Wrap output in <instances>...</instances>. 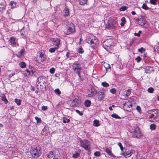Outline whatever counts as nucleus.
Returning <instances> with one entry per match:
<instances>
[{
	"label": "nucleus",
	"instance_id": "nucleus-1",
	"mask_svg": "<svg viewBox=\"0 0 159 159\" xmlns=\"http://www.w3.org/2000/svg\"><path fill=\"white\" fill-rule=\"evenodd\" d=\"M118 25L117 21L111 18H109L106 28L108 29H115Z\"/></svg>",
	"mask_w": 159,
	"mask_h": 159
},
{
	"label": "nucleus",
	"instance_id": "nucleus-2",
	"mask_svg": "<svg viewBox=\"0 0 159 159\" xmlns=\"http://www.w3.org/2000/svg\"><path fill=\"white\" fill-rule=\"evenodd\" d=\"M70 105L72 107H76L79 106L81 103V98L78 96H74L70 101Z\"/></svg>",
	"mask_w": 159,
	"mask_h": 159
},
{
	"label": "nucleus",
	"instance_id": "nucleus-3",
	"mask_svg": "<svg viewBox=\"0 0 159 159\" xmlns=\"http://www.w3.org/2000/svg\"><path fill=\"white\" fill-rule=\"evenodd\" d=\"M123 107L124 109L127 111H129L132 108L133 100L130 98L127 99L123 102Z\"/></svg>",
	"mask_w": 159,
	"mask_h": 159
},
{
	"label": "nucleus",
	"instance_id": "nucleus-4",
	"mask_svg": "<svg viewBox=\"0 0 159 159\" xmlns=\"http://www.w3.org/2000/svg\"><path fill=\"white\" fill-rule=\"evenodd\" d=\"M72 68L74 71L75 73H77L79 77L80 78L81 73L82 71L80 65L79 63L77 62H74L72 65Z\"/></svg>",
	"mask_w": 159,
	"mask_h": 159
},
{
	"label": "nucleus",
	"instance_id": "nucleus-5",
	"mask_svg": "<svg viewBox=\"0 0 159 159\" xmlns=\"http://www.w3.org/2000/svg\"><path fill=\"white\" fill-rule=\"evenodd\" d=\"M30 153L32 157L35 158L39 157L41 153L40 149L36 147H34L31 149Z\"/></svg>",
	"mask_w": 159,
	"mask_h": 159
},
{
	"label": "nucleus",
	"instance_id": "nucleus-6",
	"mask_svg": "<svg viewBox=\"0 0 159 159\" xmlns=\"http://www.w3.org/2000/svg\"><path fill=\"white\" fill-rule=\"evenodd\" d=\"M87 42L89 43L91 46L94 48L98 43V39L96 37L92 36L91 37L88 38L87 39Z\"/></svg>",
	"mask_w": 159,
	"mask_h": 159
},
{
	"label": "nucleus",
	"instance_id": "nucleus-7",
	"mask_svg": "<svg viewBox=\"0 0 159 159\" xmlns=\"http://www.w3.org/2000/svg\"><path fill=\"white\" fill-rule=\"evenodd\" d=\"M36 71V69L31 66H30L28 69H26L24 73L25 76L26 77L32 76Z\"/></svg>",
	"mask_w": 159,
	"mask_h": 159
},
{
	"label": "nucleus",
	"instance_id": "nucleus-8",
	"mask_svg": "<svg viewBox=\"0 0 159 159\" xmlns=\"http://www.w3.org/2000/svg\"><path fill=\"white\" fill-rule=\"evenodd\" d=\"M96 94V99L98 101H102L105 97L106 91L104 89H102L99 91L97 92Z\"/></svg>",
	"mask_w": 159,
	"mask_h": 159
},
{
	"label": "nucleus",
	"instance_id": "nucleus-9",
	"mask_svg": "<svg viewBox=\"0 0 159 159\" xmlns=\"http://www.w3.org/2000/svg\"><path fill=\"white\" fill-rule=\"evenodd\" d=\"M80 146L86 150L89 151L90 149V143L87 140H81L80 141Z\"/></svg>",
	"mask_w": 159,
	"mask_h": 159
},
{
	"label": "nucleus",
	"instance_id": "nucleus-10",
	"mask_svg": "<svg viewBox=\"0 0 159 159\" xmlns=\"http://www.w3.org/2000/svg\"><path fill=\"white\" fill-rule=\"evenodd\" d=\"M97 92L94 88L90 85L87 89V95L86 96L90 97H93L96 94Z\"/></svg>",
	"mask_w": 159,
	"mask_h": 159
},
{
	"label": "nucleus",
	"instance_id": "nucleus-11",
	"mask_svg": "<svg viewBox=\"0 0 159 159\" xmlns=\"http://www.w3.org/2000/svg\"><path fill=\"white\" fill-rule=\"evenodd\" d=\"M112 41L111 39H107L103 42L102 44L103 47L107 51L111 49Z\"/></svg>",
	"mask_w": 159,
	"mask_h": 159
},
{
	"label": "nucleus",
	"instance_id": "nucleus-12",
	"mask_svg": "<svg viewBox=\"0 0 159 159\" xmlns=\"http://www.w3.org/2000/svg\"><path fill=\"white\" fill-rule=\"evenodd\" d=\"M50 40L52 43L50 44L52 47L55 46L57 48H59V45L60 44V40L58 38H51Z\"/></svg>",
	"mask_w": 159,
	"mask_h": 159
},
{
	"label": "nucleus",
	"instance_id": "nucleus-13",
	"mask_svg": "<svg viewBox=\"0 0 159 159\" xmlns=\"http://www.w3.org/2000/svg\"><path fill=\"white\" fill-rule=\"evenodd\" d=\"M137 23L141 26L147 28L148 25L147 24V21L143 17H141L137 20Z\"/></svg>",
	"mask_w": 159,
	"mask_h": 159
},
{
	"label": "nucleus",
	"instance_id": "nucleus-14",
	"mask_svg": "<svg viewBox=\"0 0 159 159\" xmlns=\"http://www.w3.org/2000/svg\"><path fill=\"white\" fill-rule=\"evenodd\" d=\"M157 117V110L154 109L151 113H150L149 116V120L150 121H153Z\"/></svg>",
	"mask_w": 159,
	"mask_h": 159
},
{
	"label": "nucleus",
	"instance_id": "nucleus-15",
	"mask_svg": "<svg viewBox=\"0 0 159 159\" xmlns=\"http://www.w3.org/2000/svg\"><path fill=\"white\" fill-rule=\"evenodd\" d=\"M46 81L47 80L45 77L41 76L39 77L38 79L37 83H38V84L40 86L45 87V84Z\"/></svg>",
	"mask_w": 159,
	"mask_h": 159
},
{
	"label": "nucleus",
	"instance_id": "nucleus-16",
	"mask_svg": "<svg viewBox=\"0 0 159 159\" xmlns=\"http://www.w3.org/2000/svg\"><path fill=\"white\" fill-rule=\"evenodd\" d=\"M70 26L68 27L66 31L65 32L66 34L67 35L70 34L75 32V29L74 25L72 23L70 24Z\"/></svg>",
	"mask_w": 159,
	"mask_h": 159
},
{
	"label": "nucleus",
	"instance_id": "nucleus-17",
	"mask_svg": "<svg viewBox=\"0 0 159 159\" xmlns=\"http://www.w3.org/2000/svg\"><path fill=\"white\" fill-rule=\"evenodd\" d=\"M135 153V151L133 149H130L127 151H126L123 153V155L126 158L129 157L132 154Z\"/></svg>",
	"mask_w": 159,
	"mask_h": 159
},
{
	"label": "nucleus",
	"instance_id": "nucleus-18",
	"mask_svg": "<svg viewBox=\"0 0 159 159\" xmlns=\"http://www.w3.org/2000/svg\"><path fill=\"white\" fill-rule=\"evenodd\" d=\"M6 6V3L5 0H0V12L5 11Z\"/></svg>",
	"mask_w": 159,
	"mask_h": 159
},
{
	"label": "nucleus",
	"instance_id": "nucleus-19",
	"mask_svg": "<svg viewBox=\"0 0 159 159\" xmlns=\"http://www.w3.org/2000/svg\"><path fill=\"white\" fill-rule=\"evenodd\" d=\"M144 69L146 73H150L154 71L153 67L152 66H147L145 67Z\"/></svg>",
	"mask_w": 159,
	"mask_h": 159
},
{
	"label": "nucleus",
	"instance_id": "nucleus-20",
	"mask_svg": "<svg viewBox=\"0 0 159 159\" xmlns=\"http://www.w3.org/2000/svg\"><path fill=\"white\" fill-rule=\"evenodd\" d=\"M25 54V51L24 49H22L20 52L16 54L17 57L19 58H21L24 56Z\"/></svg>",
	"mask_w": 159,
	"mask_h": 159
},
{
	"label": "nucleus",
	"instance_id": "nucleus-21",
	"mask_svg": "<svg viewBox=\"0 0 159 159\" xmlns=\"http://www.w3.org/2000/svg\"><path fill=\"white\" fill-rule=\"evenodd\" d=\"M105 151L110 156L113 157H115V156L112 153L110 149L108 148H106Z\"/></svg>",
	"mask_w": 159,
	"mask_h": 159
},
{
	"label": "nucleus",
	"instance_id": "nucleus-22",
	"mask_svg": "<svg viewBox=\"0 0 159 159\" xmlns=\"http://www.w3.org/2000/svg\"><path fill=\"white\" fill-rule=\"evenodd\" d=\"M137 131H138L137 132L134 134V135L137 138L140 137L141 135V134L140 129L137 127Z\"/></svg>",
	"mask_w": 159,
	"mask_h": 159
},
{
	"label": "nucleus",
	"instance_id": "nucleus-23",
	"mask_svg": "<svg viewBox=\"0 0 159 159\" xmlns=\"http://www.w3.org/2000/svg\"><path fill=\"white\" fill-rule=\"evenodd\" d=\"M39 57L40 58V60L42 62L44 61L46 59L45 56L41 52L40 53Z\"/></svg>",
	"mask_w": 159,
	"mask_h": 159
},
{
	"label": "nucleus",
	"instance_id": "nucleus-24",
	"mask_svg": "<svg viewBox=\"0 0 159 159\" xmlns=\"http://www.w3.org/2000/svg\"><path fill=\"white\" fill-rule=\"evenodd\" d=\"M84 105L87 107H89L90 106L91 104V102L89 100H86L84 102Z\"/></svg>",
	"mask_w": 159,
	"mask_h": 159
},
{
	"label": "nucleus",
	"instance_id": "nucleus-25",
	"mask_svg": "<svg viewBox=\"0 0 159 159\" xmlns=\"http://www.w3.org/2000/svg\"><path fill=\"white\" fill-rule=\"evenodd\" d=\"M93 125L96 127H98L100 126L99 121L97 120H95L93 121Z\"/></svg>",
	"mask_w": 159,
	"mask_h": 159
},
{
	"label": "nucleus",
	"instance_id": "nucleus-26",
	"mask_svg": "<svg viewBox=\"0 0 159 159\" xmlns=\"http://www.w3.org/2000/svg\"><path fill=\"white\" fill-rule=\"evenodd\" d=\"M121 23L120 25L121 26H123L125 23L126 20L125 17H122L121 19Z\"/></svg>",
	"mask_w": 159,
	"mask_h": 159
},
{
	"label": "nucleus",
	"instance_id": "nucleus-27",
	"mask_svg": "<svg viewBox=\"0 0 159 159\" xmlns=\"http://www.w3.org/2000/svg\"><path fill=\"white\" fill-rule=\"evenodd\" d=\"M64 16H68L69 14V9L67 7H66L64 11Z\"/></svg>",
	"mask_w": 159,
	"mask_h": 159
},
{
	"label": "nucleus",
	"instance_id": "nucleus-28",
	"mask_svg": "<svg viewBox=\"0 0 159 159\" xmlns=\"http://www.w3.org/2000/svg\"><path fill=\"white\" fill-rule=\"evenodd\" d=\"M11 44L14 45L16 44V39L14 37H11L10 39Z\"/></svg>",
	"mask_w": 159,
	"mask_h": 159
},
{
	"label": "nucleus",
	"instance_id": "nucleus-29",
	"mask_svg": "<svg viewBox=\"0 0 159 159\" xmlns=\"http://www.w3.org/2000/svg\"><path fill=\"white\" fill-rule=\"evenodd\" d=\"M19 65L21 68H24L26 66V64L24 61L20 62L19 63Z\"/></svg>",
	"mask_w": 159,
	"mask_h": 159
},
{
	"label": "nucleus",
	"instance_id": "nucleus-30",
	"mask_svg": "<svg viewBox=\"0 0 159 159\" xmlns=\"http://www.w3.org/2000/svg\"><path fill=\"white\" fill-rule=\"evenodd\" d=\"M9 5L11 6L12 8H14L16 7V3L14 1H12L9 4Z\"/></svg>",
	"mask_w": 159,
	"mask_h": 159
},
{
	"label": "nucleus",
	"instance_id": "nucleus-31",
	"mask_svg": "<svg viewBox=\"0 0 159 159\" xmlns=\"http://www.w3.org/2000/svg\"><path fill=\"white\" fill-rule=\"evenodd\" d=\"M2 100L4 101L5 103L7 104L8 102V101L6 99L4 94H3L1 97Z\"/></svg>",
	"mask_w": 159,
	"mask_h": 159
},
{
	"label": "nucleus",
	"instance_id": "nucleus-32",
	"mask_svg": "<svg viewBox=\"0 0 159 159\" xmlns=\"http://www.w3.org/2000/svg\"><path fill=\"white\" fill-rule=\"evenodd\" d=\"M154 50L155 52H157L159 53V43H158L155 46Z\"/></svg>",
	"mask_w": 159,
	"mask_h": 159
},
{
	"label": "nucleus",
	"instance_id": "nucleus-33",
	"mask_svg": "<svg viewBox=\"0 0 159 159\" xmlns=\"http://www.w3.org/2000/svg\"><path fill=\"white\" fill-rule=\"evenodd\" d=\"M58 48H57L56 47H54L53 48H50L49 50V51L50 53H53L55 52V51L57 50Z\"/></svg>",
	"mask_w": 159,
	"mask_h": 159
},
{
	"label": "nucleus",
	"instance_id": "nucleus-34",
	"mask_svg": "<svg viewBox=\"0 0 159 159\" xmlns=\"http://www.w3.org/2000/svg\"><path fill=\"white\" fill-rule=\"evenodd\" d=\"M157 128V125L154 124H151L150 125V128L152 130H155Z\"/></svg>",
	"mask_w": 159,
	"mask_h": 159
},
{
	"label": "nucleus",
	"instance_id": "nucleus-35",
	"mask_svg": "<svg viewBox=\"0 0 159 159\" xmlns=\"http://www.w3.org/2000/svg\"><path fill=\"white\" fill-rule=\"evenodd\" d=\"M48 128L46 127L43 129L42 131V134L43 135H45L48 132Z\"/></svg>",
	"mask_w": 159,
	"mask_h": 159
},
{
	"label": "nucleus",
	"instance_id": "nucleus-36",
	"mask_svg": "<svg viewBox=\"0 0 159 159\" xmlns=\"http://www.w3.org/2000/svg\"><path fill=\"white\" fill-rule=\"evenodd\" d=\"M87 0H79L80 4L81 5H84L86 4Z\"/></svg>",
	"mask_w": 159,
	"mask_h": 159
},
{
	"label": "nucleus",
	"instance_id": "nucleus-37",
	"mask_svg": "<svg viewBox=\"0 0 159 159\" xmlns=\"http://www.w3.org/2000/svg\"><path fill=\"white\" fill-rule=\"evenodd\" d=\"M63 122L64 123H68L70 122V120L69 119H67L65 117H63Z\"/></svg>",
	"mask_w": 159,
	"mask_h": 159
},
{
	"label": "nucleus",
	"instance_id": "nucleus-38",
	"mask_svg": "<svg viewBox=\"0 0 159 159\" xmlns=\"http://www.w3.org/2000/svg\"><path fill=\"white\" fill-rule=\"evenodd\" d=\"M111 116L112 117L116 119H120L121 118L120 117L116 114H113L111 115Z\"/></svg>",
	"mask_w": 159,
	"mask_h": 159
},
{
	"label": "nucleus",
	"instance_id": "nucleus-39",
	"mask_svg": "<svg viewBox=\"0 0 159 159\" xmlns=\"http://www.w3.org/2000/svg\"><path fill=\"white\" fill-rule=\"evenodd\" d=\"M21 100L20 99L16 98L15 100V102L18 105H20L21 104Z\"/></svg>",
	"mask_w": 159,
	"mask_h": 159
},
{
	"label": "nucleus",
	"instance_id": "nucleus-40",
	"mask_svg": "<svg viewBox=\"0 0 159 159\" xmlns=\"http://www.w3.org/2000/svg\"><path fill=\"white\" fill-rule=\"evenodd\" d=\"M54 155V154L52 151H50L48 155V157L49 158H52Z\"/></svg>",
	"mask_w": 159,
	"mask_h": 159
},
{
	"label": "nucleus",
	"instance_id": "nucleus-41",
	"mask_svg": "<svg viewBox=\"0 0 159 159\" xmlns=\"http://www.w3.org/2000/svg\"><path fill=\"white\" fill-rule=\"evenodd\" d=\"M101 84L103 87H108L109 85V84L106 82H102L101 83Z\"/></svg>",
	"mask_w": 159,
	"mask_h": 159
},
{
	"label": "nucleus",
	"instance_id": "nucleus-42",
	"mask_svg": "<svg viewBox=\"0 0 159 159\" xmlns=\"http://www.w3.org/2000/svg\"><path fill=\"white\" fill-rule=\"evenodd\" d=\"M54 92L56 94L58 95H60L61 93L58 89H57L54 90Z\"/></svg>",
	"mask_w": 159,
	"mask_h": 159
},
{
	"label": "nucleus",
	"instance_id": "nucleus-43",
	"mask_svg": "<svg viewBox=\"0 0 159 159\" xmlns=\"http://www.w3.org/2000/svg\"><path fill=\"white\" fill-rule=\"evenodd\" d=\"M147 91L149 93H152L154 91V89L152 87H150L148 89Z\"/></svg>",
	"mask_w": 159,
	"mask_h": 159
},
{
	"label": "nucleus",
	"instance_id": "nucleus-44",
	"mask_svg": "<svg viewBox=\"0 0 159 159\" xmlns=\"http://www.w3.org/2000/svg\"><path fill=\"white\" fill-rule=\"evenodd\" d=\"M128 7L126 6H122L120 8V11H124L126 10Z\"/></svg>",
	"mask_w": 159,
	"mask_h": 159
},
{
	"label": "nucleus",
	"instance_id": "nucleus-45",
	"mask_svg": "<svg viewBox=\"0 0 159 159\" xmlns=\"http://www.w3.org/2000/svg\"><path fill=\"white\" fill-rule=\"evenodd\" d=\"M34 118L36 120V122L37 123H39L41 122V120L40 118H39L37 116H35Z\"/></svg>",
	"mask_w": 159,
	"mask_h": 159
},
{
	"label": "nucleus",
	"instance_id": "nucleus-46",
	"mask_svg": "<svg viewBox=\"0 0 159 159\" xmlns=\"http://www.w3.org/2000/svg\"><path fill=\"white\" fill-rule=\"evenodd\" d=\"M80 156V153L78 152H76L73 154V157L74 158H77Z\"/></svg>",
	"mask_w": 159,
	"mask_h": 159
},
{
	"label": "nucleus",
	"instance_id": "nucleus-47",
	"mask_svg": "<svg viewBox=\"0 0 159 159\" xmlns=\"http://www.w3.org/2000/svg\"><path fill=\"white\" fill-rule=\"evenodd\" d=\"M142 8L145 10H147L149 8L147 6V5L144 3L143 4L142 7Z\"/></svg>",
	"mask_w": 159,
	"mask_h": 159
},
{
	"label": "nucleus",
	"instance_id": "nucleus-48",
	"mask_svg": "<svg viewBox=\"0 0 159 159\" xmlns=\"http://www.w3.org/2000/svg\"><path fill=\"white\" fill-rule=\"evenodd\" d=\"M94 155L96 157H99L101 156V153L100 152L97 151L94 152Z\"/></svg>",
	"mask_w": 159,
	"mask_h": 159
},
{
	"label": "nucleus",
	"instance_id": "nucleus-49",
	"mask_svg": "<svg viewBox=\"0 0 159 159\" xmlns=\"http://www.w3.org/2000/svg\"><path fill=\"white\" fill-rule=\"evenodd\" d=\"M157 0H150V2L151 4L155 5L157 4Z\"/></svg>",
	"mask_w": 159,
	"mask_h": 159
},
{
	"label": "nucleus",
	"instance_id": "nucleus-50",
	"mask_svg": "<svg viewBox=\"0 0 159 159\" xmlns=\"http://www.w3.org/2000/svg\"><path fill=\"white\" fill-rule=\"evenodd\" d=\"M78 52L79 53H83L84 52V50L82 48H79L78 49Z\"/></svg>",
	"mask_w": 159,
	"mask_h": 159
},
{
	"label": "nucleus",
	"instance_id": "nucleus-51",
	"mask_svg": "<svg viewBox=\"0 0 159 159\" xmlns=\"http://www.w3.org/2000/svg\"><path fill=\"white\" fill-rule=\"evenodd\" d=\"M116 92V89L113 88L111 89L110 90V92L112 94H115Z\"/></svg>",
	"mask_w": 159,
	"mask_h": 159
},
{
	"label": "nucleus",
	"instance_id": "nucleus-52",
	"mask_svg": "<svg viewBox=\"0 0 159 159\" xmlns=\"http://www.w3.org/2000/svg\"><path fill=\"white\" fill-rule=\"evenodd\" d=\"M55 69L54 68H52L50 70L49 72L51 74H53L55 72Z\"/></svg>",
	"mask_w": 159,
	"mask_h": 159
},
{
	"label": "nucleus",
	"instance_id": "nucleus-53",
	"mask_svg": "<svg viewBox=\"0 0 159 159\" xmlns=\"http://www.w3.org/2000/svg\"><path fill=\"white\" fill-rule=\"evenodd\" d=\"M135 60L137 62H139L141 60V58L139 56H138L135 58Z\"/></svg>",
	"mask_w": 159,
	"mask_h": 159
},
{
	"label": "nucleus",
	"instance_id": "nucleus-54",
	"mask_svg": "<svg viewBox=\"0 0 159 159\" xmlns=\"http://www.w3.org/2000/svg\"><path fill=\"white\" fill-rule=\"evenodd\" d=\"M136 109L140 113L141 112V108L140 106H137L136 107Z\"/></svg>",
	"mask_w": 159,
	"mask_h": 159
},
{
	"label": "nucleus",
	"instance_id": "nucleus-55",
	"mask_svg": "<svg viewBox=\"0 0 159 159\" xmlns=\"http://www.w3.org/2000/svg\"><path fill=\"white\" fill-rule=\"evenodd\" d=\"M138 51L142 53L145 51V49L143 48H140L139 49Z\"/></svg>",
	"mask_w": 159,
	"mask_h": 159
},
{
	"label": "nucleus",
	"instance_id": "nucleus-56",
	"mask_svg": "<svg viewBox=\"0 0 159 159\" xmlns=\"http://www.w3.org/2000/svg\"><path fill=\"white\" fill-rule=\"evenodd\" d=\"M104 67H105V68H106V70H107L108 69L110 68V66L109 65V64L108 65L107 63H106L105 64V65H104Z\"/></svg>",
	"mask_w": 159,
	"mask_h": 159
},
{
	"label": "nucleus",
	"instance_id": "nucleus-57",
	"mask_svg": "<svg viewBox=\"0 0 159 159\" xmlns=\"http://www.w3.org/2000/svg\"><path fill=\"white\" fill-rule=\"evenodd\" d=\"M118 146L120 148L121 150L122 151H123V148L122 145V144L121 143H118Z\"/></svg>",
	"mask_w": 159,
	"mask_h": 159
},
{
	"label": "nucleus",
	"instance_id": "nucleus-58",
	"mask_svg": "<svg viewBox=\"0 0 159 159\" xmlns=\"http://www.w3.org/2000/svg\"><path fill=\"white\" fill-rule=\"evenodd\" d=\"M141 33V31L140 30L139 31V32L138 33H134V35L135 36H140V34Z\"/></svg>",
	"mask_w": 159,
	"mask_h": 159
},
{
	"label": "nucleus",
	"instance_id": "nucleus-59",
	"mask_svg": "<svg viewBox=\"0 0 159 159\" xmlns=\"http://www.w3.org/2000/svg\"><path fill=\"white\" fill-rule=\"evenodd\" d=\"M48 108V107L47 106H43L42 107V110L43 111H45L47 110V109Z\"/></svg>",
	"mask_w": 159,
	"mask_h": 159
},
{
	"label": "nucleus",
	"instance_id": "nucleus-60",
	"mask_svg": "<svg viewBox=\"0 0 159 159\" xmlns=\"http://www.w3.org/2000/svg\"><path fill=\"white\" fill-rule=\"evenodd\" d=\"M75 111L80 116H82L83 115V113L79 110H76Z\"/></svg>",
	"mask_w": 159,
	"mask_h": 159
},
{
	"label": "nucleus",
	"instance_id": "nucleus-61",
	"mask_svg": "<svg viewBox=\"0 0 159 159\" xmlns=\"http://www.w3.org/2000/svg\"><path fill=\"white\" fill-rule=\"evenodd\" d=\"M137 127H136L135 128H134V129L133 131V133L134 134H135L137 132Z\"/></svg>",
	"mask_w": 159,
	"mask_h": 159
},
{
	"label": "nucleus",
	"instance_id": "nucleus-62",
	"mask_svg": "<svg viewBox=\"0 0 159 159\" xmlns=\"http://www.w3.org/2000/svg\"><path fill=\"white\" fill-rule=\"evenodd\" d=\"M127 91L128 93L126 94V95L127 96H129L130 93V91L129 89H128V90Z\"/></svg>",
	"mask_w": 159,
	"mask_h": 159
},
{
	"label": "nucleus",
	"instance_id": "nucleus-63",
	"mask_svg": "<svg viewBox=\"0 0 159 159\" xmlns=\"http://www.w3.org/2000/svg\"><path fill=\"white\" fill-rule=\"evenodd\" d=\"M131 14L133 15H134L136 14V12L135 11H132L131 12Z\"/></svg>",
	"mask_w": 159,
	"mask_h": 159
},
{
	"label": "nucleus",
	"instance_id": "nucleus-64",
	"mask_svg": "<svg viewBox=\"0 0 159 159\" xmlns=\"http://www.w3.org/2000/svg\"><path fill=\"white\" fill-rule=\"evenodd\" d=\"M69 54H70V53L69 52H67L66 53V56L68 57H69Z\"/></svg>",
	"mask_w": 159,
	"mask_h": 159
}]
</instances>
